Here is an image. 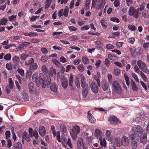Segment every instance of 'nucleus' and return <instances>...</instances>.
Returning <instances> with one entry per match:
<instances>
[{
	"mask_svg": "<svg viewBox=\"0 0 149 149\" xmlns=\"http://www.w3.org/2000/svg\"><path fill=\"white\" fill-rule=\"evenodd\" d=\"M48 58L47 56H42L41 58V61L42 62H46L48 59Z\"/></svg>",
	"mask_w": 149,
	"mask_h": 149,
	"instance_id": "e2e57ef3",
	"label": "nucleus"
},
{
	"mask_svg": "<svg viewBox=\"0 0 149 149\" xmlns=\"http://www.w3.org/2000/svg\"><path fill=\"white\" fill-rule=\"evenodd\" d=\"M60 130L63 133L65 132H66V127L63 125H61L60 126Z\"/></svg>",
	"mask_w": 149,
	"mask_h": 149,
	"instance_id": "3c124183",
	"label": "nucleus"
},
{
	"mask_svg": "<svg viewBox=\"0 0 149 149\" xmlns=\"http://www.w3.org/2000/svg\"><path fill=\"white\" fill-rule=\"evenodd\" d=\"M39 134L41 136H44L45 134V129L44 127L41 126L39 129Z\"/></svg>",
	"mask_w": 149,
	"mask_h": 149,
	"instance_id": "5701e85b",
	"label": "nucleus"
},
{
	"mask_svg": "<svg viewBox=\"0 0 149 149\" xmlns=\"http://www.w3.org/2000/svg\"><path fill=\"white\" fill-rule=\"evenodd\" d=\"M22 139H23V140L25 139L27 141H29L30 140V138L29 135L27 134L26 132H25L23 134Z\"/></svg>",
	"mask_w": 149,
	"mask_h": 149,
	"instance_id": "bb28decb",
	"label": "nucleus"
},
{
	"mask_svg": "<svg viewBox=\"0 0 149 149\" xmlns=\"http://www.w3.org/2000/svg\"><path fill=\"white\" fill-rule=\"evenodd\" d=\"M106 3V0H102L100 4H97V5L96 8L97 10L100 8H102L104 6L105 4Z\"/></svg>",
	"mask_w": 149,
	"mask_h": 149,
	"instance_id": "b1692460",
	"label": "nucleus"
},
{
	"mask_svg": "<svg viewBox=\"0 0 149 149\" xmlns=\"http://www.w3.org/2000/svg\"><path fill=\"white\" fill-rule=\"evenodd\" d=\"M131 75L135 81L138 83H139V80L137 75L134 73H132Z\"/></svg>",
	"mask_w": 149,
	"mask_h": 149,
	"instance_id": "49530a36",
	"label": "nucleus"
},
{
	"mask_svg": "<svg viewBox=\"0 0 149 149\" xmlns=\"http://www.w3.org/2000/svg\"><path fill=\"white\" fill-rule=\"evenodd\" d=\"M141 76L142 77L143 79L145 82H147L148 81V78L145 74L143 73L142 72H140V74Z\"/></svg>",
	"mask_w": 149,
	"mask_h": 149,
	"instance_id": "e433bc0d",
	"label": "nucleus"
},
{
	"mask_svg": "<svg viewBox=\"0 0 149 149\" xmlns=\"http://www.w3.org/2000/svg\"><path fill=\"white\" fill-rule=\"evenodd\" d=\"M51 130L53 136H56V138L58 141L59 142H61V139L59 131H57L56 132L55 131V127L53 125L51 126Z\"/></svg>",
	"mask_w": 149,
	"mask_h": 149,
	"instance_id": "0eeeda50",
	"label": "nucleus"
},
{
	"mask_svg": "<svg viewBox=\"0 0 149 149\" xmlns=\"http://www.w3.org/2000/svg\"><path fill=\"white\" fill-rule=\"evenodd\" d=\"M145 6V3H143L140 5L139 8L137 9H139V10L141 11H142L144 10Z\"/></svg>",
	"mask_w": 149,
	"mask_h": 149,
	"instance_id": "680f3d73",
	"label": "nucleus"
},
{
	"mask_svg": "<svg viewBox=\"0 0 149 149\" xmlns=\"http://www.w3.org/2000/svg\"><path fill=\"white\" fill-rule=\"evenodd\" d=\"M61 84L63 88L64 89L67 88L68 86V82L67 79L65 77H63L62 78Z\"/></svg>",
	"mask_w": 149,
	"mask_h": 149,
	"instance_id": "2eb2a0df",
	"label": "nucleus"
},
{
	"mask_svg": "<svg viewBox=\"0 0 149 149\" xmlns=\"http://www.w3.org/2000/svg\"><path fill=\"white\" fill-rule=\"evenodd\" d=\"M135 52L136 54L139 56L142 53L143 50L141 47H138L135 49Z\"/></svg>",
	"mask_w": 149,
	"mask_h": 149,
	"instance_id": "c756f323",
	"label": "nucleus"
},
{
	"mask_svg": "<svg viewBox=\"0 0 149 149\" xmlns=\"http://www.w3.org/2000/svg\"><path fill=\"white\" fill-rule=\"evenodd\" d=\"M9 86L10 89H13L14 86V83L13 81L11 78H10L8 79Z\"/></svg>",
	"mask_w": 149,
	"mask_h": 149,
	"instance_id": "79ce46f5",
	"label": "nucleus"
},
{
	"mask_svg": "<svg viewBox=\"0 0 149 149\" xmlns=\"http://www.w3.org/2000/svg\"><path fill=\"white\" fill-rule=\"evenodd\" d=\"M121 141L123 145L125 147H127L129 145V140L127 137L123 136L121 139Z\"/></svg>",
	"mask_w": 149,
	"mask_h": 149,
	"instance_id": "4468645a",
	"label": "nucleus"
},
{
	"mask_svg": "<svg viewBox=\"0 0 149 149\" xmlns=\"http://www.w3.org/2000/svg\"><path fill=\"white\" fill-rule=\"evenodd\" d=\"M132 131L134 132V134H132L129 136L131 140L134 139L138 140L139 139L140 135L144 132V130L139 125H135L132 127Z\"/></svg>",
	"mask_w": 149,
	"mask_h": 149,
	"instance_id": "f257e3e1",
	"label": "nucleus"
},
{
	"mask_svg": "<svg viewBox=\"0 0 149 149\" xmlns=\"http://www.w3.org/2000/svg\"><path fill=\"white\" fill-rule=\"evenodd\" d=\"M29 56L27 54H22L20 56L21 59L22 60H24Z\"/></svg>",
	"mask_w": 149,
	"mask_h": 149,
	"instance_id": "0e129e2a",
	"label": "nucleus"
},
{
	"mask_svg": "<svg viewBox=\"0 0 149 149\" xmlns=\"http://www.w3.org/2000/svg\"><path fill=\"white\" fill-rule=\"evenodd\" d=\"M123 73L125 79V80L126 84L128 86H129L130 84V82L129 77L125 72Z\"/></svg>",
	"mask_w": 149,
	"mask_h": 149,
	"instance_id": "c85d7f7f",
	"label": "nucleus"
},
{
	"mask_svg": "<svg viewBox=\"0 0 149 149\" xmlns=\"http://www.w3.org/2000/svg\"><path fill=\"white\" fill-rule=\"evenodd\" d=\"M39 17V16H32L30 19V21L31 22H34L36 19L38 18Z\"/></svg>",
	"mask_w": 149,
	"mask_h": 149,
	"instance_id": "bf43d9fd",
	"label": "nucleus"
},
{
	"mask_svg": "<svg viewBox=\"0 0 149 149\" xmlns=\"http://www.w3.org/2000/svg\"><path fill=\"white\" fill-rule=\"evenodd\" d=\"M90 87L93 92L94 93H97L98 91V88L97 85L95 84L92 83Z\"/></svg>",
	"mask_w": 149,
	"mask_h": 149,
	"instance_id": "f3484780",
	"label": "nucleus"
},
{
	"mask_svg": "<svg viewBox=\"0 0 149 149\" xmlns=\"http://www.w3.org/2000/svg\"><path fill=\"white\" fill-rule=\"evenodd\" d=\"M78 70L80 72H83L84 69V65L82 64H80L77 66Z\"/></svg>",
	"mask_w": 149,
	"mask_h": 149,
	"instance_id": "ea45409f",
	"label": "nucleus"
},
{
	"mask_svg": "<svg viewBox=\"0 0 149 149\" xmlns=\"http://www.w3.org/2000/svg\"><path fill=\"white\" fill-rule=\"evenodd\" d=\"M53 63L56 65L57 66H59L61 63L59 62L56 59H54L52 60Z\"/></svg>",
	"mask_w": 149,
	"mask_h": 149,
	"instance_id": "052dcab7",
	"label": "nucleus"
},
{
	"mask_svg": "<svg viewBox=\"0 0 149 149\" xmlns=\"http://www.w3.org/2000/svg\"><path fill=\"white\" fill-rule=\"evenodd\" d=\"M109 87V84L107 82H103L102 84V88L104 91H107Z\"/></svg>",
	"mask_w": 149,
	"mask_h": 149,
	"instance_id": "4be33fe9",
	"label": "nucleus"
},
{
	"mask_svg": "<svg viewBox=\"0 0 149 149\" xmlns=\"http://www.w3.org/2000/svg\"><path fill=\"white\" fill-rule=\"evenodd\" d=\"M50 72L52 75H55L56 74V70L53 68H51L50 71Z\"/></svg>",
	"mask_w": 149,
	"mask_h": 149,
	"instance_id": "4d7b16f0",
	"label": "nucleus"
},
{
	"mask_svg": "<svg viewBox=\"0 0 149 149\" xmlns=\"http://www.w3.org/2000/svg\"><path fill=\"white\" fill-rule=\"evenodd\" d=\"M92 139L91 136L87 137L86 138V141L87 144H89L92 142Z\"/></svg>",
	"mask_w": 149,
	"mask_h": 149,
	"instance_id": "864d4df0",
	"label": "nucleus"
},
{
	"mask_svg": "<svg viewBox=\"0 0 149 149\" xmlns=\"http://www.w3.org/2000/svg\"><path fill=\"white\" fill-rule=\"evenodd\" d=\"M38 67V65L36 63L33 62L29 66V68L31 70H33L36 69Z\"/></svg>",
	"mask_w": 149,
	"mask_h": 149,
	"instance_id": "393cba45",
	"label": "nucleus"
},
{
	"mask_svg": "<svg viewBox=\"0 0 149 149\" xmlns=\"http://www.w3.org/2000/svg\"><path fill=\"white\" fill-rule=\"evenodd\" d=\"M50 90L54 93H56L58 91L57 85L55 83H52L50 84Z\"/></svg>",
	"mask_w": 149,
	"mask_h": 149,
	"instance_id": "dca6fc26",
	"label": "nucleus"
},
{
	"mask_svg": "<svg viewBox=\"0 0 149 149\" xmlns=\"http://www.w3.org/2000/svg\"><path fill=\"white\" fill-rule=\"evenodd\" d=\"M80 131V128L77 125H74L70 130V134L73 139L75 140L77 138V135Z\"/></svg>",
	"mask_w": 149,
	"mask_h": 149,
	"instance_id": "7ed1b4c3",
	"label": "nucleus"
},
{
	"mask_svg": "<svg viewBox=\"0 0 149 149\" xmlns=\"http://www.w3.org/2000/svg\"><path fill=\"white\" fill-rule=\"evenodd\" d=\"M69 9L68 6H66L64 10L63 15L65 17H67L68 16Z\"/></svg>",
	"mask_w": 149,
	"mask_h": 149,
	"instance_id": "c03bdc74",
	"label": "nucleus"
},
{
	"mask_svg": "<svg viewBox=\"0 0 149 149\" xmlns=\"http://www.w3.org/2000/svg\"><path fill=\"white\" fill-rule=\"evenodd\" d=\"M128 29L133 31H134L136 29V27L134 26L131 24H129L128 26Z\"/></svg>",
	"mask_w": 149,
	"mask_h": 149,
	"instance_id": "69168bd1",
	"label": "nucleus"
},
{
	"mask_svg": "<svg viewBox=\"0 0 149 149\" xmlns=\"http://www.w3.org/2000/svg\"><path fill=\"white\" fill-rule=\"evenodd\" d=\"M82 62L85 64H87L89 63L88 59L86 57H83L82 58Z\"/></svg>",
	"mask_w": 149,
	"mask_h": 149,
	"instance_id": "6e6d98bb",
	"label": "nucleus"
},
{
	"mask_svg": "<svg viewBox=\"0 0 149 149\" xmlns=\"http://www.w3.org/2000/svg\"><path fill=\"white\" fill-rule=\"evenodd\" d=\"M77 148L78 149H88L83 142L82 138L79 137L77 141Z\"/></svg>",
	"mask_w": 149,
	"mask_h": 149,
	"instance_id": "1a4fd4ad",
	"label": "nucleus"
},
{
	"mask_svg": "<svg viewBox=\"0 0 149 149\" xmlns=\"http://www.w3.org/2000/svg\"><path fill=\"white\" fill-rule=\"evenodd\" d=\"M13 147L15 149H21L22 148V146L21 143L19 142L16 143H15Z\"/></svg>",
	"mask_w": 149,
	"mask_h": 149,
	"instance_id": "473e14b6",
	"label": "nucleus"
},
{
	"mask_svg": "<svg viewBox=\"0 0 149 149\" xmlns=\"http://www.w3.org/2000/svg\"><path fill=\"white\" fill-rule=\"evenodd\" d=\"M90 121L92 123H95V119L93 117L92 115H90L88 117Z\"/></svg>",
	"mask_w": 149,
	"mask_h": 149,
	"instance_id": "4c0bfd02",
	"label": "nucleus"
},
{
	"mask_svg": "<svg viewBox=\"0 0 149 149\" xmlns=\"http://www.w3.org/2000/svg\"><path fill=\"white\" fill-rule=\"evenodd\" d=\"M139 138L140 142L143 144H145L147 141V134L144 132L139 135Z\"/></svg>",
	"mask_w": 149,
	"mask_h": 149,
	"instance_id": "9d476101",
	"label": "nucleus"
},
{
	"mask_svg": "<svg viewBox=\"0 0 149 149\" xmlns=\"http://www.w3.org/2000/svg\"><path fill=\"white\" fill-rule=\"evenodd\" d=\"M61 141L63 146L65 147H67L66 142L67 141L66 138L64 136H62L61 140Z\"/></svg>",
	"mask_w": 149,
	"mask_h": 149,
	"instance_id": "7c9ffc66",
	"label": "nucleus"
},
{
	"mask_svg": "<svg viewBox=\"0 0 149 149\" xmlns=\"http://www.w3.org/2000/svg\"><path fill=\"white\" fill-rule=\"evenodd\" d=\"M131 83L132 90L134 91H137L138 90V88L135 83L134 81H131Z\"/></svg>",
	"mask_w": 149,
	"mask_h": 149,
	"instance_id": "72a5a7b5",
	"label": "nucleus"
},
{
	"mask_svg": "<svg viewBox=\"0 0 149 149\" xmlns=\"http://www.w3.org/2000/svg\"><path fill=\"white\" fill-rule=\"evenodd\" d=\"M23 34L25 36L30 37L35 36L37 35V34L36 33L33 32L24 33Z\"/></svg>",
	"mask_w": 149,
	"mask_h": 149,
	"instance_id": "2f4dec72",
	"label": "nucleus"
},
{
	"mask_svg": "<svg viewBox=\"0 0 149 149\" xmlns=\"http://www.w3.org/2000/svg\"><path fill=\"white\" fill-rule=\"evenodd\" d=\"M111 130H107L105 132V137L106 139L110 142H112V141H113V138L111 135Z\"/></svg>",
	"mask_w": 149,
	"mask_h": 149,
	"instance_id": "f8f14e48",
	"label": "nucleus"
},
{
	"mask_svg": "<svg viewBox=\"0 0 149 149\" xmlns=\"http://www.w3.org/2000/svg\"><path fill=\"white\" fill-rule=\"evenodd\" d=\"M102 26L104 28H106L107 27V23L105 19H102L100 22Z\"/></svg>",
	"mask_w": 149,
	"mask_h": 149,
	"instance_id": "c9c22d12",
	"label": "nucleus"
},
{
	"mask_svg": "<svg viewBox=\"0 0 149 149\" xmlns=\"http://www.w3.org/2000/svg\"><path fill=\"white\" fill-rule=\"evenodd\" d=\"M34 62V60L33 58H30L28 59L25 62V65L27 66L30 65Z\"/></svg>",
	"mask_w": 149,
	"mask_h": 149,
	"instance_id": "cd10ccee",
	"label": "nucleus"
},
{
	"mask_svg": "<svg viewBox=\"0 0 149 149\" xmlns=\"http://www.w3.org/2000/svg\"><path fill=\"white\" fill-rule=\"evenodd\" d=\"M6 68L8 70H13V68L12 67V65L10 63H7L6 65Z\"/></svg>",
	"mask_w": 149,
	"mask_h": 149,
	"instance_id": "603ef678",
	"label": "nucleus"
},
{
	"mask_svg": "<svg viewBox=\"0 0 149 149\" xmlns=\"http://www.w3.org/2000/svg\"><path fill=\"white\" fill-rule=\"evenodd\" d=\"M90 28L89 26L86 25L81 28V30L82 31L87 30Z\"/></svg>",
	"mask_w": 149,
	"mask_h": 149,
	"instance_id": "338daca9",
	"label": "nucleus"
},
{
	"mask_svg": "<svg viewBox=\"0 0 149 149\" xmlns=\"http://www.w3.org/2000/svg\"><path fill=\"white\" fill-rule=\"evenodd\" d=\"M60 61L63 63H65L67 61V59L63 56H61L59 58Z\"/></svg>",
	"mask_w": 149,
	"mask_h": 149,
	"instance_id": "5fc2aeb1",
	"label": "nucleus"
},
{
	"mask_svg": "<svg viewBox=\"0 0 149 149\" xmlns=\"http://www.w3.org/2000/svg\"><path fill=\"white\" fill-rule=\"evenodd\" d=\"M100 77H98V76L96 75H95L94 77V78L97 81L99 86H100V82L99 80V78Z\"/></svg>",
	"mask_w": 149,
	"mask_h": 149,
	"instance_id": "8fccbe9b",
	"label": "nucleus"
},
{
	"mask_svg": "<svg viewBox=\"0 0 149 149\" xmlns=\"http://www.w3.org/2000/svg\"><path fill=\"white\" fill-rule=\"evenodd\" d=\"M131 146L132 149H135L137 147V144L136 141L134 140L131 142Z\"/></svg>",
	"mask_w": 149,
	"mask_h": 149,
	"instance_id": "f704fd0d",
	"label": "nucleus"
},
{
	"mask_svg": "<svg viewBox=\"0 0 149 149\" xmlns=\"http://www.w3.org/2000/svg\"><path fill=\"white\" fill-rule=\"evenodd\" d=\"M137 63L139 68L142 70L145 68H146L147 66L146 63L141 60L138 61H137Z\"/></svg>",
	"mask_w": 149,
	"mask_h": 149,
	"instance_id": "a211bd4d",
	"label": "nucleus"
},
{
	"mask_svg": "<svg viewBox=\"0 0 149 149\" xmlns=\"http://www.w3.org/2000/svg\"><path fill=\"white\" fill-rule=\"evenodd\" d=\"M83 88L82 95L84 97H86L88 92V86L87 85H86Z\"/></svg>",
	"mask_w": 149,
	"mask_h": 149,
	"instance_id": "412c9836",
	"label": "nucleus"
},
{
	"mask_svg": "<svg viewBox=\"0 0 149 149\" xmlns=\"http://www.w3.org/2000/svg\"><path fill=\"white\" fill-rule=\"evenodd\" d=\"M128 14L130 16H133L134 17L138 18L140 16V13H139V9H135L134 7H131L128 10Z\"/></svg>",
	"mask_w": 149,
	"mask_h": 149,
	"instance_id": "20e7f679",
	"label": "nucleus"
},
{
	"mask_svg": "<svg viewBox=\"0 0 149 149\" xmlns=\"http://www.w3.org/2000/svg\"><path fill=\"white\" fill-rule=\"evenodd\" d=\"M38 73L37 72L34 73L33 75L32 79L33 81H34L37 86L38 87L40 86V82L38 81Z\"/></svg>",
	"mask_w": 149,
	"mask_h": 149,
	"instance_id": "ddd939ff",
	"label": "nucleus"
},
{
	"mask_svg": "<svg viewBox=\"0 0 149 149\" xmlns=\"http://www.w3.org/2000/svg\"><path fill=\"white\" fill-rule=\"evenodd\" d=\"M112 90L115 92L119 94L121 93V87L118 81H114L112 84Z\"/></svg>",
	"mask_w": 149,
	"mask_h": 149,
	"instance_id": "39448f33",
	"label": "nucleus"
},
{
	"mask_svg": "<svg viewBox=\"0 0 149 149\" xmlns=\"http://www.w3.org/2000/svg\"><path fill=\"white\" fill-rule=\"evenodd\" d=\"M11 55L10 54H7L4 56V59L6 61H8L11 59Z\"/></svg>",
	"mask_w": 149,
	"mask_h": 149,
	"instance_id": "09e8293b",
	"label": "nucleus"
},
{
	"mask_svg": "<svg viewBox=\"0 0 149 149\" xmlns=\"http://www.w3.org/2000/svg\"><path fill=\"white\" fill-rule=\"evenodd\" d=\"M81 79V87L82 88L84 87L86 85V79L84 75L82 74H79L77 75L74 81L75 84L77 87L79 88L80 87V84L79 80Z\"/></svg>",
	"mask_w": 149,
	"mask_h": 149,
	"instance_id": "f03ea898",
	"label": "nucleus"
},
{
	"mask_svg": "<svg viewBox=\"0 0 149 149\" xmlns=\"http://www.w3.org/2000/svg\"><path fill=\"white\" fill-rule=\"evenodd\" d=\"M91 0H86L84 7L85 9L86 10H88V9Z\"/></svg>",
	"mask_w": 149,
	"mask_h": 149,
	"instance_id": "58836bf2",
	"label": "nucleus"
},
{
	"mask_svg": "<svg viewBox=\"0 0 149 149\" xmlns=\"http://www.w3.org/2000/svg\"><path fill=\"white\" fill-rule=\"evenodd\" d=\"M99 139L100 144L101 147H104L105 148L107 147L106 141L104 138H100Z\"/></svg>",
	"mask_w": 149,
	"mask_h": 149,
	"instance_id": "aec40b11",
	"label": "nucleus"
},
{
	"mask_svg": "<svg viewBox=\"0 0 149 149\" xmlns=\"http://www.w3.org/2000/svg\"><path fill=\"white\" fill-rule=\"evenodd\" d=\"M111 142V143H113L114 145L117 147H120L123 145L122 143L121 139L119 137H117L113 139V141Z\"/></svg>",
	"mask_w": 149,
	"mask_h": 149,
	"instance_id": "9b49d317",
	"label": "nucleus"
},
{
	"mask_svg": "<svg viewBox=\"0 0 149 149\" xmlns=\"http://www.w3.org/2000/svg\"><path fill=\"white\" fill-rule=\"evenodd\" d=\"M85 23V21H83L80 18H79V19L78 20V24L80 26H82V25L84 24Z\"/></svg>",
	"mask_w": 149,
	"mask_h": 149,
	"instance_id": "13d9d810",
	"label": "nucleus"
},
{
	"mask_svg": "<svg viewBox=\"0 0 149 149\" xmlns=\"http://www.w3.org/2000/svg\"><path fill=\"white\" fill-rule=\"evenodd\" d=\"M102 132L99 129H97L95 131V135L99 139L102 138Z\"/></svg>",
	"mask_w": 149,
	"mask_h": 149,
	"instance_id": "6ab92c4d",
	"label": "nucleus"
},
{
	"mask_svg": "<svg viewBox=\"0 0 149 149\" xmlns=\"http://www.w3.org/2000/svg\"><path fill=\"white\" fill-rule=\"evenodd\" d=\"M109 121L112 125H118L120 123V121L114 116H110L109 118Z\"/></svg>",
	"mask_w": 149,
	"mask_h": 149,
	"instance_id": "6e6552de",
	"label": "nucleus"
},
{
	"mask_svg": "<svg viewBox=\"0 0 149 149\" xmlns=\"http://www.w3.org/2000/svg\"><path fill=\"white\" fill-rule=\"evenodd\" d=\"M42 70L43 72L45 74H47L48 72V70L46 66L45 65H42Z\"/></svg>",
	"mask_w": 149,
	"mask_h": 149,
	"instance_id": "a18cd8bd",
	"label": "nucleus"
},
{
	"mask_svg": "<svg viewBox=\"0 0 149 149\" xmlns=\"http://www.w3.org/2000/svg\"><path fill=\"white\" fill-rule=\"evenodd\" d=\"M16 15H13L9 17V20L10 21L15 20H16Z\"/></svg>",
	"mask_w": 149,
	"mask_h": 149,
	"instance_id": "774afa93",
	"label": "nucleus"
},
{
	"mask_svg": "<svg viewBox=\"0 0 149 149\" xmlns=\"http://www.w3.org/2000/svg\"><path fill=\"white\" fill-rule=\"evenodd\" d=\"M38 81L42 83V88H45L47 84V81L46 78L42 73H40L39 75Z\"/></svg>",
	"mask_w": 149,
	"mask_h": 149,
	"instance_id": "423d86ee",
	"label": "nucleus"
},
{
	"mask_svg": "<svg viewBox=\"0 0 149 149\" xmlns=\"http://www.w3.org/2000/svg\"><path fill=\"white\" fill-rule=\"evenodd\" d=\"M22 93L23 97L24 99V100L25 101H28L29 99L28 96L26 91H24Z\"/></svg>",
	"mask_w": 149,
	"mask_h": 149,
	"instance_id": "a19ab883",
	"label": "nucleus"
},
{
	"mask_svg": "<svg viewBox=\"0 0 149 149\" xmlns=\"http://www.w3.org/2000/svg\"><path fill=\"white\" fill-rule=\"evenodd\" d=\"M120 33L119 32H114L113 33L111 36L112 38H114L116 37H118L120 36Z\"/></svg>",
	"mask_w": 149,
	"mask_h": 149,
	"instance_id": "37998d69",
	"label": "nucleus"
},
{
	"mask_svg": "<svg viewBox=\"0 0 149 149\" xmlns=\"http://www.w3.org/2000/svg\"><path fill=\"white\" fill-rule=\"evenodd\" d=\"M73 83V76L72 74H71L69 80V84L70 86L72 87V86Z\"/></svg>",
	"mask_w": 149,
	"mask_h": 149,
	"instance_id": "de8ad7c7",
	"label": "nucleus"
},
{
	"mask_svg": "<svg viewBox=\"0 0 149 149\" xmlns=\"http://www.w3.org/2000/svg\"><path fill=\"white\" fill-rule=\"evenodd\" d=\"M34 84L32 82H30L28 85V88L29 89V92L32 94L33 93L34 91Z\"/></svg>",
	"mask_w": 149,
	"mask_h": 149,
	"instance_id": "a878e982",
	"label": "nucleus"
}]
</instances>
